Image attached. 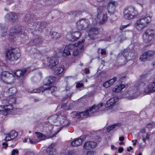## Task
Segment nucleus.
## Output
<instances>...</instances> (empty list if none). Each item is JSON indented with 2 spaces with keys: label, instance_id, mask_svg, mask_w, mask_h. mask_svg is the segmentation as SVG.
Returning <instances> with one entry per match:
<instances>
[{
  "label": "nucleus",
  "instance_id": "obj_1",
  "mask_svg": "<svg viewBox=\"0 0 155 155\" xmlns=\"http://www.w3.org/2000/svg\"><path fill=\"white\" fill-rule=\"evenodd\" d=\"M144 75H142L139 79L135 83L134 86L136 88L134 89H129L124 94V97L129 100L135 99L138 96L137 93V88L140 86H145L147 83V81L144 80Z\"/></svg>",
  "mask_w": 155,
  "mask_h": 155
},
{
  "label": "nucleus",
  "instance_id": "obj_2",
  "mask_svg": "<svg viewBox=\"0 0 155 155\" xmlns=\"http://www.w3.org/2000/svg\"><path fill=\"white\" fill-rule=\"evenodd\" d=\"M151 21V17L146 14L142 15L134 24V27L137 30L141 31Z\"/></svg>",
  "mask_w": 155,
  "mask_h": 155
},
{
  "label": "nucleus",
  "instance_id": "obj_3",
  "mask_svg": "<svg viewBox=\"0 0 155 155\" xmlns=\"http://www.w3.org/2000/svg\"><path fill=\"white\" fill-rule=\"evenodd\" d=\"M138 12L133 6H130L126 7L124 9V16L127 19L130 20L136 18Z\"/></svg>",
  "mask_w": 155,
  "mask_h": 155
},
{
  "label": "nucleus",
  "instance_id": "obj_4",
  "mask_svg": "<svg viewBox=\"0 0 155 155\" xmlns=\"http://www.w3.org/2000/svg\"><path fill=\"white\" fill-rule=\"evenodd\" d=\"M155 35V32L153 30L147 29L143 35V42L147 45H150L153 43V38Z\"/></svg>",
  "mask_w": 155,
  "mask_h": 155
},
{
  "label": "nucleus",
  "instance_id": "obj_5",
  "mask_svg": "<svg viewBox=\"0 0 155 155\" xmlns=\"http://www.w3.org/2000/svg\"><path fill=\"white\" fill-rule=\"evenodd\" d=\"M20 56V54L14 48L10 49L6 51V58L7 60L11 61H17Z\"/></svg>",
  "mask_w": 155,
  "mask_h": 155
},
{
  "label": "nucleus",
  "instance_id": "obj_6",
  "mask_svg": "<svg viewBox=\"0 0 155 155\" xmlns=\"http://www.w3.org/2000/svg\"><path fill=\"white\" fill-rule=\"evenodd\" d=\"M97 15L96 18H94L95 20V23L98 22L100 24L105 23L107 20V13L104 12L102 9H98Z\"/></svg>",
  "mask_w": 155,
  "mask_h": 155
},
{
  "label": "nucleus",
  "instance_id": "obj_7",
  "mask_svg": "<svg viewBox=\"0 0 155 155\" xmlns=\"http://www.w3.org/2000/svg\"><path fill=\"white\" fill-rule=\"evenodd\" d=\"M0 77L3 82L9 84L13 83L15 80L14 75L7 71L2 72L1 74Z\"/></svg>",
  "mask_w": 155,
  "mask_h": 155
},
{
  "label": "nucleus",
  "instance_id": "obj_8",
  "mask_svg": "<svg viewBox=\"0 0 155 155\" xmlns=\"http://www.w3.org/2000/svg\"><path fill=\"white\" fill-rule=\"evenodd\" d=\"M86 30L88 32V36L90 38L95 40L97 38L98 34V28L94 26H92L90 24H88L86 27Z\"/></svg>",
  "mask_w": 155,
  "mask_h": 155
},
{
  "label": "nucleus",
  "instance_id": "obj_9",
  "mask_svg": "<svg viewBox=\"0 0 155 155\" xmlns=\"http://www.w3.org/2000/svg\"><path fill=\"white\" fill-rule=\"evenodd\" d=\"M25 21H28V26L30 27V28L31 29L37 30L38 28L45 26L44 22L34 23L33 20L30 18V16L29 15H27L25 16Z\"/></svg>",
  "mask_w": 155,
  "mask_h": 155
},
{
  "label": "nucleus",
  "instance_id": "obj_10",
  "mask_svg": "<svg viewBox=\"0 0 155 155\" xmlns=\"http://www.w3.org/2000/svg\"><path fill=\"white\" fill-rule=\"evenodd\" d=\"M85 39H84L77 44L72 45H74V47L72 48L74 49L73 53L74 55L77 56L82 52L84 49L83 43Z\"/></svg>",
  "mask_w": 155,
  "mask_h": 155
},
{
  "label": "nucleus",
  "instance_id": "obj_11",
  "mask_svg": "<svg viewBox=\"0 0 155 155\" xmlns=\"http://www.w3.org/2000/svg\"><path fill=\"white\" fill-rule=\"evenodd\" d=\"M89 20L85 18H82L78 20L76 23L77 28L79 30H82L84 29H86V27L85 25L87 24V25L89 23Z\"/></svg>",
  "mask_w": 155,
  "mask_h": 155
},
{
  "label": "nucleus",
  "instance_id": "obj_12",
  "mask_svg": "<svg viewBox=\"0 0 155 155\" xmlns=\"http://www.w3.org/2000/svg\"><path fill=\"white\" fill-rule=\"evenodd\" d=\"M104 104L101 103L97 105H94L90 107L88 109L90 113V115L92 116L96 112L102 110V107Z\"/></svg>",
  "mask_w": 155,
  "mask_h": 155
},
{
  "label": "nucleus",
  "instance_id": "obj_13",
  "mask_svg": "<svg viewBox=\"0 0 155 155\" xmlns=\"http://www.w3.org/2000/svg\"><path fill=\"white\" fill-rule=\"evenodd\" d=\"M118 5L117 2L114 1H110L107 5L108 11L110 14H114L115 12L116 8Z\"/></svg>",
  "mask_w": 155,
  "mask_h": 155
},
{
  "label": "nucleus",
  "instance_id": "obj_14",
  "mask_svg": "<svg viewBox=\"0 0 155 155\" xmlns=\"http://www.w3.org/2000/svg\"><path fill=\"white\" fill-rule=\"evenodd\" d=\"M144 92L147 94H150L155 92V82L150 83L144 88Z\"/></svg>",
  "mask_w": 155,
  "mask_h": 155
},
{
  "label": "nucleus",
  "instance_id": "obj_15",
  "mask_svg": "<svg viewBox=\"0 0 155 155\" xmlns=\"http://www.w3.org/2000/svg\"><path fill=\"white\" fill-rule=\"evenodd\" d=\"M26 31H24L23 28L19 27L16 29L15 33L19 35L20 38L23 41L27 38V32Z\"/></svg>",
  "mask_w": 155,
  "mask_h": 155
},
{
  "label": "nucleus",
  "instance_id": "obj_16",
  "mask_svg": "<svg viewBox=\"0 0 155 155\" xmlns=\"http://www.w3.org/2000/svg\"><path fill=\"white\" fill-rule=\"evenodd\" d=\"M31 71L29 69H23L22 70H18L14 71V74L17 77H24L28 74Z\"/></svg>",
  "mask_w": 155,
  "mask_h": 155
},
{
  "label": "nucleus",
  "instance_id": "obj_17",
  "mask_svg": "<svg viewBox=\"0 0 155 155\" xmlns=\"http://www.w3.org/2000/svg\"><path fill=\"white\" fill-rule=\"evenodd\" d=\"M6 18L9 21L14 22L18 20L17 15L14 13L11 12L5 15Z\"/></svg>",
  "mask_w": 155,
  "mask_h": 155
},
{
  "label": "nucleus",
  "instance_id": "obj_18",
  "mask_svg": "<svg viewBox=\"0 0 155 155\" xmlns=\"http://www.w3.org/2000/svg\"><path fill=\"white\" fill-rule=\"evenodd\" d=\"M48 66L49 68H52L58 64L59 61L57 58L54 57H51L48 59Z\"/></svg>",
  "mask_w": 155,
  "mask_h": 155
},
{
  "label": "nucleus",
  "instance_id": "obj_19",
  "mask_svg": "<svg viewBox=\"0 0 155 155\" xmlns=\"http://www.w3.org/2000/svg\"><path fill=\"white\" fill-rule=\"evenodd\" d=\"M58 121L63 126H67L69 124V122L66 117L61 114L58 115Z\"/></svg>",
  "mask_w": 155,
  "mask_h": 155
},
{
  "label": "nucleus",
  "instance_id": "obj_20",
  "mask_svg": "<svg viewBox=\"0 0 155 155\" xmlns=\"http://www.w3.org/2000/svg\"><path fill=\"white\" fill-rule=\"evenodd\" d=\"M96 142L93 141H87L84 144L83 148L84 149L90 150L94 148L97 146Z\"/></svg>",
  "mask_w": 155,
  "mask_h": 155
},
{
  "label": "nucleus",
  "instance_id": "obj_21",
  "mask_svg": "<svg viewBox=\"0 0 155 155\" xmlns=\"http://www.w3.org/2000/svg\"><path fill=\"white\" fill-rule=\"evenodd\" d=\"M121 54L123 55L124 57H125L128 61L131 60L134 56L133 54L129 52L128 49L124 50Z\"/></svg>",
  "mask_w": 155,
  "mask_h": 155
},
{
  "label": "nucleus",
  "instance_id": "obj_22",
  "mask_svg": "<svg viewBox=\"0 0 155 155\" xmlns=\"http://www.w3.org/2000/svg\"><path fill=\"white\" fill-rule=\"evenodd\" d=\"M118 100V98L117 97L111 98L107 101L105 104V107H109L113 106Z\"/></svg>",
  "mask_w": 155,
  "mask_h": 155
},
{
  "label": "nucleus",
  "instance_id": "obj_23",
  "mask_svg": "<svg viewBox=\"0 0 155 155\" xmlns=\"http://www.w3.org/2000/svg\"><path fill=\"white\" fill-rule=\"evenodd\" d=\"M74 47V45H69L66 46L64 50H63V55L64 56H68L71 54V50Z\"/></svg>",
  "mask_w": 155,
  "mask_h": 155
},
{
  "label": "nucleus",
  "instance_id": "obj_24",
  "mask_svg": "<svg viewBox=\"0 0 155 155\" xmlns=\"http://www.w3.org/2000/svg\"><path fill=\"white\" fill-rule=\"evenodd\" d=\"M117 80V78L116 77H114L104 83L103 84V86L106 88L109 87L112 85Z\"/></svg>",
  "mask_w": 155,
  "mask_h": 155
},
{
  "label": "nucleus",
  "instance_id": "obj_25",
  "mask_svg": "<svg viewBox=\"0 0 155 155\" xmlns=\"http://www.w3.org/2000/svg\"><path fill=\"white\" fill-rule=\"evenodd\" d=\"M88 109L83 112H79L76 113L77 116H78V118H83L87 117L90 115V113Z\"/></svg>",
  "mask_w": 155,
  "mask_h": 155
},
{
  "label": "nucleus",
  "instance_id": "obj_26",
  "mask_svg": "<svg viewBox=\"0 0 155 155\" xmlns=\"http://www.w3.org/2000/svg\"><path fill=\"white\" fill-rule=\"evenodd\" d=\"M125 87V85L123 84H120L119 85L115 86L112 89V91L115 93L120 92Z\"/></svg>",
  "mask_w": 155,
  "mask_h": 155
},
{
  "label": "nucleus",
  "instance_id": "obj_27",
  "mask_svg": "<svg viewBox=\"0 0 155 155\" xmlns=\"http://www.w3.org/2000/svg\"><path fill=\"white\" fill-rule=\"evenodd\" d=\"M83 140L81 138H78L75 139L71 143L72 146L78 147L81 145L83 142Z\"/></svg>",
  "mask_w": 155,
  "mask_h": 155
},
{
  "label": "nucleus",
  "instance_id": "obj_28",
  "mask_svg": "<svg viewBox=\"0 0 155 155\" xmlns=\"http://www.w3.org/2000/svg\"><path fill=\"white\" fill-rule=\"evenodd\" d=\"M58 119V115H53L48 118V120L50 123L51 124H54L56 122Z\"/></svg>",
  "mask_w": 155,
  "mask_h": 155
},
{
  "label": "nucleus",
  "instance_id": "obj_29",
  "mask_svg": "<svg viewBox=\"0 0 155 155\" xmlns=\"http://www.w3.org/2000/svg\"><path fill=\"white\" fill-rule=\"evenodd\" d=\"M64 65H61V66L57 67L55 70V72L57 75L61 74L64 71Z\"/></svg>",
  "mask_w": 155,
  "mask_h": 155
},
{
  "label": "nucleus",
  "instance_id": "obj_30",
  "mask_svg": "<svg viewBox=\"0 0 155 155\" xmlns=\"http://www.w3.org/2000/svg\"><path fill=\"white\" fill-rule=\"evenodd\" d=\"M13 109V106L11 104H9L8 105H5L4 106V110L5 112L3 114L5 116L7 115L8 114L7 112L8 111L12 110Z\"/></svg>",
  "mask_w": 155,
  "mask_h": 155
},
{
  "label": "nucleus",
  "instance_id": "obj_31",
  "mask_svg": "<svg viewBox=\"0 0 155 155\" xmlns=\"http://www.w3.org/2000/svg\"><path fill=\"white\" fill-rule=\"evenodd\" d=\"M35 135L38 140H37L38 142L45 139V136L40 133L36 132L35 133Z\"/></svg>",
  "mask_w": 155,
  "mask_h": 155
},
{
  "label": "nucleus",
  "instance_id": "obj_32",
  "mask_svg": "<svg viewBox=\"0 0 155 155\" xmlns=\"http://www.w3.org/2000/svg\"><path fill=\"white\" fill-rule=\"evenodd\" d=\"M51 38L54 40H56L59 39L61 37V35L60 33L57 32H54L51 34Z\"/></svg>",
  "mask_w": 155,
  "mask_h": 155
},
{
  "label": "nucleus",
  "instance_id": "obj_33",
  "mask_svg": "<svg viewBox=\"0 0 155 155\" xmlns=\"http://www.w3.org/2000/svg\"><path fill=\"white\" fill-rule=\"evenodd\" d=\"M145 54H147L148 59L152 58L155 54V52L153 51L149 50L145 52Z\"/></svg>",
  "mask_w": 155,
  "mask_h": 155
},
{
  "label": "nucleus",
  "instance_id": "obj_34",
  "mask_svg": "<svg viewBox=\"0 0 155 155\" xmlns=\"http://www.w3.org/2000/svg\"><path fill=\"white\" fill-rule=\"evenodd\" d=\"M55 81V78L54 77H50L48 78V82L45 85H49L52 83L54 82Z\"/></svg>",
  "mask_w": 155,
  "mask_h": 155
},
{
  "label": "nucleus",
  "instance_id": "obj_35",
  "mask_svg": "<svg viewBox=\"0 0 155 155\" xmlns=\"http://www.w3.org/2000/svg\"><path fill=\"white\" fill-rule=\"evenodd\" d=\"M119 126H120L119 124H115L113 125L108 126L107 128V131L109 132L110 131V130H113L114 128H115L117 126L118 127Z\"/></svg>",
  "mask_w": 155,
  "mask_h": 155
},
{
  "label": "nucleus",
  "instance_id": "obj_36",
  "mask_svg": "<svg viewBox=\"0 0 155 155\" xmlns=\"http://www.w3.org/2000/svg\"><path fill=\"white\" fill-rule=\"evenodd\" d=\"M148 59L147 57V54H145V52L141 55L140 58V61H144Z\"/></svg>",
  "mask_w": 155,
  "mask_h": 155
},
{
  "label": "nucleus",
  "instance_id": "obj_37",
  "mask_svg": "<svg viewBox=\"0 0 155 155\" xmlns=\"http://www.w3.org/2000/svg\"><path fill=\"white\" fill-rule=\"evenodd\" d=\"M74 35L73 33L71 34L69 33L67 34L66 35V38L68 40L71 41H74Z\"/></svg>",
  "mask_w": 155,
  "mask_h": 155
},
{
  "label": "nucleus",
  "instance_id": "obj_38",
  "mask_svg": "<svg viewBox=\"0 0 155 155\" xmlns=\"http://www.w3.org/2000/svg\"><path fill=\"white\" fill-rule=\"evenodd\" d=\"M46 90H48V88L44 89L43 87H41L34 90L33 92L34 93H39L41 91L43 92Z\"/></svg>",
  "mask_w": 155,
  "mask_h": 155
},
{
  "label": "nucleus",
  "instance_id": "obj_39",
  "mask_svg": "<svg viewBox=\"0 0 155 155\" xmlns=\"http://www.w3.org/2000/svg\"><path fill=\"white\" fill-rule=\"evenodd\" d=\"M12 139L17 137L18 133L15 130H12L9 133Z\"/></svg>",
  "mask_w": 155,
  "mask_h": 155
},
{
  "label": "nucleus",
  "instance_id": "obj_40",
  "mask_svg": "<svg viewBox=\"0 0 155 155\" xmlns=\"http://www.w3.org/2000/svg\"><path fill=\"white\" fill-rule=\"evenodd\" d=\"M0 27L2 29V33L4 34L5 33L6 31L7 26H5V25L3 24H1Z\"/></svg>",
  "mask_w": 155,
  "mask_h": 155
},
{
  "label": "nucleus",
  "instance_id": "obj_41",
  "mask_svg": "<svg viewBox=\"0 0 155 155\" xmlns=\"http://www.w3.org/2000/svg\"><path fill=\"white\" fill-rule=\"evenodd\" d=\"M16 89L15 87L11 88L9 89V92L11 95L14 94L16 92Z\"/></svg>",
  "mask_w": 155,
  "mask_h": 155
},
{
  "label": "nucleus",
  "instance_id": "obj_42",
  "mask_svg": "<svg viewBox=\"0 0 155 155\" xmlns=\"http://www.w3.org/2000/svg\"><path fill=\"white\" fill-rule=\"evenodd\" d=\"M74 37H76V38L78 39L81 36V33L78 31L74 32Z\"/></svg>",
  "mask_w": 155,
  "mask_h": 155
},
{
  "label": "nucleus",
  "instance_id": "obj_43",
  "mask_svg": "<svg viewBox=\"0 0 155 155\" xmlns=\"http://www.w3.org/2000/svg\"><path fill=\"white\" fill-rule=\"evenodd\" d=\"M98 52L99 54L100 53V54L102 55H105L106 54V51L105 49L98 48Z\"/></svg>",
  "mask_w": 155,
  "mask_h": 155
},
{
  "label": "nucleus",
  "instance_id": "obj_44",
  "mask_svg": "<svg viewBox=\"0 0 155 155\" xmlns=\"http://www.w3.org/2000/svg\"><path fill=\"white\" fill-rule=\"evenodd\" d=\"M48 88V90H50L52 93L55 91L57 90V88L54 86H51L50 88Z\"/></svg>",
  "mask_w": 155,
  "mask_h": 155
},
{
  "label": "nucleus",
  "instance_id": "obj_45",
  "mask_svg": "<svg viewBox=\"0 0 155 155\" xmlns=\"http://www.w3.org/2000/svg\"><path fill=\"white\" fill-rule=\"evenodd\" d=\"M11 136L9 133H8L6 134V137L5 139V141H8L12 140V138L11 137Z\"/></svg>",
  "mask_w": 155,
  "mask_h": 155
},
{
  "label": "nucleus",
  "instance_id": "obj_46",
  "mask_svg": "<svg viewBox=\"0 0 155 155\" xmlns=\"http://www.w3.org/2000/svg\"><path fill=\"white\" fill-rule=\"evenodd\" d=\"M150 137V135L149 134H147L145 137L143 138V141L144 142H145L147 140H148L149 139Z\"/></svg>",
  "mask_w": 155,
  "mask_h": 155
},
{
  "label": "nucleus",
  "instance_id": "obj_47",
  "mask_svg": "<svg viewBox=\"0 0 155 155\" xmlns=\"http://www.w3.org/2000/svg\"><path fill=\"white\" fill-rule=\"evenodd\" d=\"M29 141L30 143L31 144H35L38 142V141L35 140H34L33 139H29Z\"/></svg>",
  "mask_w": 155,
  "mask_h": 155
},
{
  "label": "nucleus",
  "instance_id": "obj_48",
  "mask_svg": "<svg viewBox=\"0 0 155 155\" xmlns=\"http://www.w3.org/2000/svg\"><path fill=\"white\" fill-rule=\"evenodd\" d=\"M58 55L59 56L63 55V50L62 49H60L58 50Z\"/></svg>",
  "mask_w": 155,
  "mask_h": 155
},
{
  "label": "nucleus",
  "instance_id": "obj_49",
  "mask_svg": "<svg viewBox=\"0 0 155 155\" xmlns=\"http://www.w3.org/2000/svg\"><path fill=\"white\" fill-rule=\"evenodd\" d=\"M54 146V144H52L50 145L48 149H49V150L50 151V154H52L51 153V150H54L53 148Z\"/></svg>",
  "mask_w": 155,
  "mask_h": 155
},
{
  "label": "nucleus",
  "instance_id": "obj_50",
  "mask_svg": "<svg viewBox=\"0 0 155 155\" xmlns=\"http://www.w3.org/2000/svg\"><path fill=\"white\" fill-rule=\"evenodd\" d=\"M18 153V151L17 150L14 149L12 152L11 155H15V154H17Z\"/></svg>",
  "mask_w": 155,
  "mask_h": 155
},
{
  "label": "nucleus",
  "instance_id": "obj_51",
  "mask_svg": "<svg viewBox=\"0 0 155 155\" xmlns=\"http://www.w3.org/2000/svg\"><path fill=\"white\" fill-rule=\"evenodd\" d=\"M87 155H95V153L93 151H89L87 152Z\"/></svg>",
  "mask_w": 155,
  "mask_h": 155
},
{
  "label": "nucleus",
  "instance_id": "obj_52",
  "mask_svg": "<svg viewBox=\"0 0 155 155\" xmlns=\"http://www.w3.org/2000/svg\"><path fill=\"white\" fill-rule=\"evenodd\" d=\"M0 111H2V114L5 113L4 106L3 105H0Z\"/></svg>",
  "mask_w": 155,
  "mask_h": 155
},
{
  "label": "nucleus",
  "instance_id": "obj_53",
  "mask_svg": "<svg viewBox=\"0 0 155 155\" xmlns=\"http://www.w3.org/2000/svg\"><path fill=\"white\" fill-rule=\"evenodd\" d=\"M130 25V24H128L127 25H122L120 27V29L121 30H123L124 28H125L127 27L128 26Z\"/></svg>",
  "mask_w": 155,
  "mask_h": 155
},
{
  "label": "nucleus",
  "instance_id": "obj_54",
  "mask_svg": "<svg viewBox=\"0 0 155 155\" xmlns=\"http://www.w3.org/2000/svg\"><path fill=\"white\" fill-rule=\"evenodd\" d=\"M83 86V84L82 83H78L76 85V87L77 88H80Z\"/></svg>",
  "mask_w": 155,
  "mask_h": 155
},
{
  "label": "nucleus",
  "instance_id": "obj_55",
  "mask_svg": "<svg viewBox=\"0 0 155 155\" xmlns=\"http://www.w3.org/2000/svg\"><path fill=\"white\" fill-rule=\"evenodd\" d=\"M153 124L151 123H148L146 125V127L147 128H151L153 126Z\"/></svg>",
  "mask_w": 155,
  "mask_h": 155
},
{
  "label": "nucleus",
  "instance_id": "obj_56",
  "mask_svg": "<svg viewBox=\"0 0 155 155\" xmlns=\"http://www.w3.org/2000/svg\"><path fill=\"white\" fill-rule=\"evenodd\" d=\"M34 154L33 152L29 151L25 153L24 155H34Z\"/></svg>",
  "mask_w": 155,
  "mask_h": 155
},
{
  "label": "nucleus",
  "instance_id": "obj_57",
  "mask_svg": "<svg viewBox=\"0 0 155 155\" xmlns=\"http://www.w3.org/2000/svg\"><path fill=\"white\" fill-rule=\"evenodd\" d=\"M111 148L112 150H117V147H115L114 145H111Z\"/></svg>",
  "mask_w": 155,
  "mask_h": 155
},
{
  "label": "nucleus",
  "instance_id": "obj_58",
  "mask_svg": "<svg viewBox=\"0 0 155 155\" xmlns=\"http://www.w3.org/2000/svg\"><path fill=\"white\" fill-rule=\"evenodd\" d=\"M124 150V149L123 148L120 147L118 149V151L120 153H122Z\"/></svg>",
  "mask_w": 155,
  "mask_h": 155
},
{
  "label": "nucleus",
  "instance_id": "obj_59",
  "mask_svg": "<svg viewBox=\"0 0 155 155\" xmlns=\"http://www.w3.org/2000/svg\"><path fill=\"white\" fill-rule=\"evenodd\" d=\"M71 89V87L67 85L66 87V90L67 91H69Z\"/></svg>",
  "mask_w": 155,
  "mask_h": 155
},
{
  "label": "nucleus",
  "instance_id": "obj_60",
  "mask_svg": "<svg viewBox=\"0 0 155 155\" xmlns=\"http://www.w3.org/2000/svg\"><path fill=\"white\" fill-rule=\"evenodd\" d=\"M85 71L86 73L88 74L89 73L90 71L88 69L86 68L85 69Z\"/></svg>",
  "mask_w": 155,
  "mask_h": 155
},
{
  "label": "nucleus",
  "instance_id": "obj_61",
  "mask_svg": "<svg viewBox=\"0 0 155 155\" xmlns=\"http://www.w3.org/2000/svg\"><path fill=\"white\" fill-rule=\"evenodd\" d=\"M39 39L38 38H36L34 40V41L35 43H37L38 42Z\"/></svg>",
  "mask_w": 155,
  "mask_h": 155
},
{
  "label": "nucleus",
  "instance_id": "obj_62",
  "mask_svg": "<svg viewBox=\"0 0 155 155\" xmlns=\"http://www.w3.org/2000/svg\"><path fill=\"white\" fill-rule=\"evenodd\" d=\"M124 137H120L119 138V140L120 141H123L124 140Z\"/></svg>",
  "mask_w": 155,
  "mask_h": 155
},
{
  "label": "nucleus",
  "instance_id": "obj_63",
  "mask_svg": "<svg viewBox=\"0 0 155 155\" xmlns=\"http://www.w3.org/2000/svg\"><path fill=\"white\" fill-rule=\"evenodd\" d=\"M3 145L4 146V147L5 148L7 147V143L6 142H4L3 143Z\"/></svg>",
  "mask_w": 155,
  "mask_h": 155
},
{
  "label": "nucleus",
  "instance_id": "obj_64",
  "mask_svg": "<svg viewBox=\"0 0 155 155\" xmlns=\"http://www.w3.org/2000/svg\"><path fill=\"white\" fill-rule=\"evenodd\" d=\"M133 149V148L131 147H128L127 148V150L128 151H130V150H131Z\"/></svg>",
  "mask_w": 155,
  "mask_h": 155
}]
</instances>
